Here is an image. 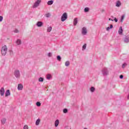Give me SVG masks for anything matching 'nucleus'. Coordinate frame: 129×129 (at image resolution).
Here are the masks:
<instances>
[{"label":"nucleus","mask_w":129,"mask_h":129,"mask_svg":"<svg viewBox=\"0 0 129 129\" xmlns=\"http://www.w3.org/2000/svg\"><path fill=\"white\" fill-rule=\"evenodd\" d=\"M52 76H51V75H46V78L47 79H51Z\"/></svg>","instance_id":"obj_20"},{"label":"nucleus","mask_w":129,"mask_h":129,"mask_svg":"<svg viewBox=\"0 0 129 129\" xmlns=\"http://www.w3.org/2000/svg\"><path fill=\"white\" fill-rule=\"evenodd\" d=\"M39 81L40 82H43L44 81V79L43 78H40L39 79Z\"/></svg>","instance_id":"obj_23"},{"label":"nucleus","mask_w":129,"mask_h":129,"mask_svg":"<svg viewBox=\"0 0 129 129\" xmlns=\"http://www.w3.org/2000/svg\"><path fill=\"white\" fill-rule=\"evenodd\" d=\"M37 106H41V103L40 102H36Z\"/></svg>","instance_id":"obj_25"},{"label":"nucleus","mask_w":129,"mask_h":129,"mask_svg":"<svg viewBox=\"0 0 129 129\" xmlns=\"http://www.w3.org/2000/svg\"><path fill=\"white\" fill-rule=\"evenodd\" d=\"M110 29V28L109 27H107V31H109V29Z\"/></svg>","instance_id":"obj_39"},{"label":"nucleus","mask_w":129,"mask_h":129,"mask_svg":"<svg viewBox=\"0 0 129 129\" xmlns=\"http://www.w3.org/2000/svg\"><path fill=\"white\" fill-rule=\"evenodd\" d=\"M7 51H8V47L6 45H4L1 49L2 55H3V56H5L7 54Z\"/></svg>","instance_id":"obj_1"},{"label":"nucleus","mask_w":129,"mask_h":129,"mask_svg":"<svg viewBox=\"0 0 129 129\" xmlns=\"http://www.w3.org/2000/svg\"><path fill=\"white\" fill-rule=\"evenodd\" d=\"M47 31V32H50L51 31H52V27L50 26V27H48Z\"/></svg>","instance_id":"obj_19"},{"label":"nucleus","mask_w":129,"mask_h":129,"mask_svg":"<svg viewBox=\"0 0 129 129\" xmlns=\"http://www.w3.org/2000/svg\"><path fill=\"white\" fill-rule=\"evenodd\" d=\"M57 59L58 61H61V57L60 56H57Z\"/></svg>","instance_id":"obj_30"},{"label":"nucleus","mask_w":129,"mask_h":129,"mask_svg":"<svg viewBox=\"0 0 129 129\" xmlns=\"http://www.w3.org/2000/svg\"><path fill=\"white\" fill-rule=\"evenodd\" d=\"M109 21H113V20L111 19L110 18V19H109Z\"/></svg>","instance_id":"obj_41"},{"label":"nucleus","mask_w":129,"mask_h":129,"mask_svg":"<svg viewBox=\"0 0 129 129\" xmlns=\"http://www.w3.org/2000/svg\"><path fill=\"white\" fill-rule=\"evenodd\" d=\"M66 66H69L70 65V62L68 61H66L65 63Z\"/></svg>","instance_id":"obj_22"},{"label":"nucleus","mask_w":129,"mask_h":129,"mask_svg":"<svg viewBox=\"0 0 129 129\" xmlns=\"http://www.w3.org/2000/svg\"><path fill=\"white\" fill-rule=\"evenodd\" d=\"M85 49H86V43L83 46V50H85Z\"/></svg>","instance_id":"obj_28"},{"label":"nucleus","mask_w":129,"mask_h":129,"mask_svg":"<svg viewBox=\"0 0 129 129\" xmlns=\"http://www.w3.org/2000/svg\"><path fill=\"white\" fill-rule=\"evenodd\" d=\"M18 32H19V31L18 30V29H15L14 30V33H18Z\"/></svg>","instance_id":"obj_35"},{"label":"nucleus","mask_w":129,"mask_h":129,"mask_svg":"<svg viewBox=\"0 0 129 129\" xmlns=\"http://www.w3.org/2000/svg\"><path fill=\"white\" fill-rule=\"evenodd\" d=\"M63 111L64 113H67L68 110H67V109H64Z\"/></svg>","instance_id":"obj_31"},{"label":"nucleus","mask_w":129,"mask_h":129,"mask_svg":"<svg viewBox=\"0 0 129 129\" xmlns=\"http://www.w3.org/2000/svg\"><path fill=\"white\" fill-rule=\"evenodd\" d=\"M125 66H126V63H124L122 64V68H124V67H125Z\"/></svg>","instance_id":"obj_32"},{"label":"nucleus","mask_w":129,"mask_h":129,"mask_svg":"<svg viewBox=\"0 0 129 129\" xmlns=\"http://www.w3.org/2000/svg\"><path fill=\"white\" fill-rule=\"evenodd\" d=\"M42 25H43V23H42V22H37V26L38 27H41V26H42Z\"/></svg>","instance_id":"obj_14"},{"label":"nucleus","mask_w":129,"mask_h":129,"mask_svg":"<svg viewBox=\"0 0 129 129\" xmlns=\"http://www.w3.org/2000/svg\"><path fill=\"white\" fill-rule=\"evenodd\" d=\"M121 4L120 1H117L116 3V7H120Z\"/></svg>","instance_id":"obj_15"},{"label":"nucleus","mask_w":129,"mask_h":129,"mask_svg":"<svg viewBox=\"0 0 129 129\" xmlns=\"http://www.w3.org/2000/svg\"><path fill=\"white\" fill-rule=\"evenodd\" d=\"M114 20L115 22H117V19H116V18H114Z\"/></svg>","instance_id":"obj_40"},{"label":"nucleus","mask_w":129,"mask_h":129,"mask_svg":"<svg viewBox=\"0 0 129 129\" xmlns=\"http://www.w3.org/2000/svg\"><path fill=\"white\" fill-rule=\"evenodd\" d=\"M11 95V92H10V90H8L5 94V96L7 97V96H9Z\"/></svg>","instance_id":"obj_9"},{"label":"nucleus","mask_w":129,"mask_h":129,"mask_svg":"<svg viewBox=\"0 0 129 129\" xmlns=\"http://www.w3.org/2000/svg\"><path fill=\"white\" fill-rule=\"evenodd\" d=\"M87 33V30H86V28L84 27L82 31V34H83V35H86Z\"/></svg>","instance_id":"obj_7"},{"label":"nucleus","mask_w":129,"mask_h":129,"mask_svg":"<svg viewBox=\"0 0 129 129\" xmlns=\"http://www.w3.org/2000/svg\"><path fill=\"white\" fill-rule=\"evenodd\" d=\"M22 89H23V85H22V84H19L18 86V90H22Z\"/></svg>","instance_id":"obj_8"},{"label":"nucleus","mask_w":129,"mask_h":129,"mask_svg":"<svg viewBox=\"0 0 129 129\" xmlns=\"http://www.w3.org/2000/svg\"><path fill=\"white\" fill-rule=\"evenodd\" d=\"M125 43H128L129 42V38L128 37H126L124 40Z\"/></svg>","instance_id":"obj_18"},{"label":"nucleus","mask_w":129,"mask_h":129,"mask_svg":"<svg viewBox=\"0 0 129 129\" xmlns=\"http://www.w3.org/2000/svg\"><path fill=\"white\" fill-rule=\"evenodd\" d=\"M0 94L1 96H3V95H5V89L4 88H1L0 90Z\"/></svg>","instance_id":"obj_6"},{"label":"nucleus","mask_w":129,"mask_h":129,"mask_svg":"<svg viewBox=\"0 0 129 129\" xmlns=\"http://www.w3.org/2000/svg\"><path fill=\"white\" fill-rule=\"evenodd\" d=\"M16 43L17 44V45H20L21 42V40L18 39L17 40V41H16Z\"/></svg>","instance_id":"obj_21"},{"label":"nucleus","mask_w":129,"mask_h":129,"mask_svg":"<svg viewBox=\"0 0 129 129\" xmlns=\"http://www.w3.org/2000/svg\"><path fill=\"white\" fill-rule=\"evenodd\" d=\"M7 121V120L6 119V118H3L2 120V123L3 124H5L6 123V121Z\"/></svg>","instance_id":"obj_17"},{"label":"nucleus","mask_w":129,"mask_h":129,"mask_svg":"<svg viewBox=\"0 0 129 129\" xmlns=\"http://www.w3.org/2000/svg\"><path fill=\"white\" fill-rule=\"evenodd\" d=\"M51 16V15L49 13L46 14L45 15V17H46V18H49V17H50Z\"/></svg>","instance_id":"obj_29"},{"label":"nucleus","mask_w":129,"mask_h":129,"mask_svg":"<svg viewBox=\"0 0 129 129\" xmlns=\"http://www.w3.org/2000/svg\"><path fill=\"white\" fill-rule=\"evenodd\" d=\"M3 17L0 16V22H2L3 21Z\"/></svg>","instance_id":"obj_34"},{"label":"nucleus","mask_w":129,"mask_h":129,"mask_svg":"<svg viewBox=\"0 0 129 129\" xmlns=\"http://www.w3.org/2000/svg\"><path fill=\"white\" fill-rule=\"evenodd\" d=\"M120 78L121 79H122V78H123V76L120 75Z\"/></svg>","instance_id":"obj_37"},{"label":"nucleus","mask_w":129,"mask_h":129,"mask_svg":"<svg viewBox=\"0 0 129 129\" xmlns=\"http://www.w3.org/2000/svg\"><path fill=\"white\" fill-rule=\"evenodd\" d=\"M88 11H89V8H85V13H87V12H88Z\"/></svg>","instance_id":"obj_27"},{"label":"nucleus","mask_w":129,"mask_h":129,"mask_svg":"<svg viewBox=\"0 0 129 129\" xmlns=\"http://www.w3.org/2000/svg\"><path fill=\"white\" fill-rule=\"evenodd\" d=\"M118 33L119 35H121V34H122V27H120L119 30H118Z\"/></svg>","instance_id":"obj_13"},{"label":"nucleus","mask_w":129,"mask_h":129,"mask_svg":"<svg viewBox=\"0 0 129 129\" xmlns=\"http://www.w3.org/2000/svg\"><path fill=\"white\" fill-rule=\"evenodd\" d=\"M67 20V13H64L61 18V22H64V21Z\"/></svg>","instance_id":"obj_2"},{"label":"nucleus","mask_w":129,"mask_h":129,"mask_svg":"<svg viewBox=\"0 0 129 129\" xmlns=\"http://www.w3.org/2000/svg\"><path fill=\"white\" fill-rule=\"evenodd\" d=\"M23 129H29V126H28V125H25L24 126Z\"/></svg>","instance_id":"obj_26"},{"label":"nucleus","mask_w":129,"mask_h":129,"mask_svg":"<svg viewBox=\"0 0 129 129\" xmlns=\"http://www.w3.org/2000/svg\"><path fill=\"white\" fill-rule=\"evenodd\" d=\"M77 23H78V21L77 20V18H76L74 20V26H76V25H77Z\"/></svg>","instance_id":"obj_11"},{"label":"nucleus","mask_w":129,"mask_h":129,"mask_svg":"<svg viewBox=\"0 0 129 129\" xmlns=\"http://www.w3.org/2000/svg\"><path fill=\"white\" fill-rule=\"evenodd\" d=\"M53 1H48L47 3V5H48V6H51V5H53Z\"/></svg>","instance_id":"obj_16"},{"label":"nucleus","mask_w":129,"mask_h":129,"mask_svg":"<svg viewBox=\"0 0 129 129\" xmlns=\"http://www.w3.org/2000/svg\"><path fill=\"white\" fill-rule=\"evenodd\" d=\"M14 75L17 78H19V77H20V71H15L14 72Z\"/></svg>","instance_id":"obj_4"},{"label":"nucleus","mask_w":129,"mask_h":129,"mask_svg":"<svg viewBox=\"0 0 129 129\" xmlns=\"http://www.w3.org/2000/svg\"><path fill=\"white\" fill-rule=\"evenodd\" d=\"M113 26H112V25H111L110 26V29H112V28H113Z\"/></svg>","instance_id":"obj_38"},{"label":"nucleus","mask_w":129,"mask_h":129,"mask_svg":"<svg viewBox=\"0 0 129 129\" xmlns=\"http://www.w3.org/2000/svg\"><path fill=\"white\" fill-rule=\"evenodd\" d=\"M40 122H41V119H40V118L37 119L35 122L36 125H39V124H40Z\"/></svg>","instance_id":"obj_10"},{"label":"nucleus","mask_w":129,"mask_h":129,"mask_svg":"<svg viewBox=\"0 0 129 129\" xmlns=\"http://www.w3.org/2000/svg\"><path fill=\"white\" fill-rule=\"evenodd\" d=\"M41 0H37L35 3L33 5L34 9H36L37 7H38L39 5H40V3H41Z\"/></svg>","instance_id":"obj_3"},{"label":"nucleus","mask_w":129,"mask_h":129,"mask_svg":"<svg viewBox=\"0 0 129 129\" xmlns=\"http://www.w3.org/2000/svg\"><path fill=\"white\" fill-rule=\"evenodd\" d=\"M102 72L103 74V75H107L108 72H107V69L106 68H104L103 69Z\"/></svg>","instance_id":"obj_5"},{"label":"nucleus","mask_w":129,"mask_h":129,"mask_svg":"<svg viewBox=\"0 0 129 129\" xmlns=\"http://www.w3.org/2000/svg\"><path fill=\"white\" fill-rule=\"evenodd\" d=\"M54 124H55V126L56 127V126H58V125H59V120L57 119L55 120V122H54Z\"/></svg>","instance_id":"obj_12"},{"label":"nucleus","mask_w":129,"mask_h":129,"mask_svg":"<svg viewBox=\"0 0 129 129\" xmlns=\"http://www.w3.org/2000/svg\"><path fill=\"white\" fill-rule=\"evenodd\" d=\"M48 57H52V53L49 52L48 54Z\"/></svg>","instance_id":"obj_33"},{"label":"nucleus","mask_w":129,"mask_h":129,"mask_svg":"<svg viewBox=\"0 0 129 129\" xmlns=\"http://www.w3.org/2000/svg\"><path fill=\"white\" fill-rule=\"evenodd\" d=\"M95 90V89L94 88V87H92L91 88V91L92 92H94V91Z\"/></svg>","instance_id":"obj_24"},{"label":"nucleus","mask_w":129,"mask_h":129,"mask_svg":"<svg viewBox=\"0 0 129 129\" xmlns=\"http://www.w3.org/2000/svg\"><path fill=\"white\" fill-rule=\"evenodd\" d=\"M123 19H124V16H122L121 17V21H122V20H123Z\"/></svg>","instance_id":"obj_36"}]
</instances>
